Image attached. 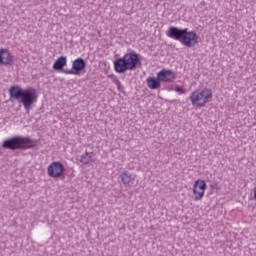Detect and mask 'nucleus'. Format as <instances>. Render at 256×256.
Masks as SVG:
<instances>
[{
  "label": "nucleus",
  "instance_id": "obj_12",
  "mask_svg": "<svg viewBox=\"0 0 256 256\" xmlns=\"http://www.w3.org/2000/svg\"><path fill=\"white\" fill-rule=\"evenodd\" d=\"M147 87L149 89H161V80L159 79V76L155 77H148L146 79Z\"/></svg>",
  "mask_w": 256,
  "mask_h": 256
},
{
  "label": "nucleus",
  "instance_id": "obj_3",
  "mask_svg": "<svg viewBox=\"0 0 256 256\" xmlns=\"http://www.w3.org/2000/svg\"><path fill=\"white\" fill-rule=\"evenodd\" d=\"M141 65V55L137 52H128L114 61V71L123 74L127 73V71H135Z\"/></svg>",
  "mask_w": 256,
  "mask_h": 256
},
{
  "label": "nucleus",
  "instance_id": "obj_16",
  "mask_svg": "<svg viewBox=\"0 0 256 256\" xmlns=\"http://www.w3.org/2000/svg\"><path fill=\"white\" fill-rule=\"evenodd\" d=\"M174 91H176V93H181V94L186 93L185 89L181 88V86H176Z\"/></svg>",
  "mask_w": 256,
  "mask_h": 256
},
{
  "label": "nucleus",
  "instance_id": "obj_2",
  "mask_svg": "<svg viewBox=\"0 0 256 256\" xmlns=\"http://www.w3.org/2000/svg\"><path fill=\"white\" fill-rule=\"evenodd\" d=\"M167 37L174 39L175 41H180L185 47H195L199 43V36L195 31H189L188 28H178L175 26L169 27Z\"/></svg>",
  "mask_w": 256,
  "mask_h": 256
},
{
  "label": "nucleus",
  "instance_id": "obj_9",
  "mask_svg": "<svg viewBox=\"0 0 256 256\" xmlns=\"http://www.w3.org/2000/svg\"><path fill=\"white\" fill-rule=\"evenodd\" d=\"M158 79L162 83H173L177 79V74L171 69H162L157 73Z\"/></svg>",
  "mask_w": 256,
  "mask_h": 256
},
{
  "label": "nucleus",
  "instance_id": "obj_15",
  "mask_svg": "<svg viewBox=\"0 0 256 256\" xmlns=\"http://www.w3.org/2000/svg\"><path fill=\"white\" fill-rule=\"evenodd\" d=\"M113 83L117 85V89L118 91H120V93H125V87L121 85V81H119V78H117V76L114 77Z\"/></svg>",
  "mask_w": 256,
  "mask_h": 256
},
{
  "label": "nucleus",
  "instance_id": "obj_13",
  "mask_svg": "<svg viewBox=\"0 0 256 256\" xmlns=\"http://www.w3.org/2000/svg\"><path fill=\"white\" fill-rule=\"evenodd\" d=\"M120 179H121V183H123V185H133L135 178L133 177V175H131V173H129V171H125L120 175Z\"/></svg>",
  "mask_w": 256,
  "mask_h": 256
},
{
  "label": "nucleus",
  "instance_id": "obj_11",
  "mask_svg": "<svg viewBox=\"0 0 256 256\" xmlns=\"http://www.w3.org/2000/svg\"><path fill=\"white\" fill-rule=\"evenodd\" d=\"M65 67H67V56H60L52 66L54 71H61L62 73L63 71H68Z\"/></svg>",
  "mask_w": 256,
  "mask_h": 256
},
{
  "label": "nucleus",
  "instance_id": "obj_10",
  "mask_svg": "<svg viewBox=\"0 0 256 256\" xmlns=\"http://www.w3.org/2000/svg\"><path fill=\"white\" fill-rule=\"evenodd\" d=\"M0 65H13V55L5 48L0 49Z\"/></svg>",
  "mask_w": 256,
  "mask_h": 256
},
{
  "label": "nucleus",
  "instance_id": "obj_14",
  "mask_svg": "<svg viewBox=\"0 0 256 256\" xmlns=\"http://www.w3.org/2000/svg\"><path fill=\"white\" fill-rule=\"evenodd\" d=\"M94 161L95 160H93V152H86L80 157V163H82L83 165H89V163H93Z\"/></svg>",
  "mask_w": 256,
  "mask_h": 256
},
{
  "label": "nucleus",
  "instance_id": "obj_4",
  "mask_svg": "<svg viewBox=\"0 0 256 256\" xmlns=\"http://www.w3.org/2000/svg\"><path fill=\"white\" fill-rule=\"evenodd\" d=\"M37 140L30 137L14 136L3 141L2 148L9 151H25L27 149H35Z\"/></svg>",
  "mask_w": 256,
  "mask_h": 256
},
{
  "label": "nucleus",
  "instance_id": "obj_8",
  "mask_svg": "<svg viewBox=\"0 0 256 256\" xmlns=\"http://www.w3.org/2000/svg\"><path fill=\"white\" fill-rule=\"evenodd\" d=\"M207 190V183L204 180L198 179L194 182L193 193L195 195V201H201L205 197V191Z\"/></svg>",
  "mask_w": 256,
  "mask_h": 256
},
{
  "label": "nucleus",
  "instance_id": "obj_7",
  "mask_svg": "<svg viewBox=\"0 0 256 256\" xmlns=\"http://www.w3.org/2000/svg\"><path fill=\"white\" fill-rule=\"evenodd\" d=\"M47 174L53 179H59L65 174V165L61 162H52L47 168Z\"/></svg>",
  "mask_w": 256,
  "mask_h": 256
},
{
  "label": "nucleus",
  "instance_id": "obj_6",
  "mask_svg": "<svg viewBox=\"0 0 256 256\" xmlns=\"http://www.w3.org/2000/svg\"><path fill=\"white\" fill-rule=\"evenodd\" d=\"M87 69V62L83 58H76L72 62V69L71 70H63L65 75H81L83 71Z\"/></svg>",
  "mask_w": 256,
  "mask_h": 256
},
{
  "label": "nucleus",
  "instance_id": "obj_1",
  "mask_svg": "<svg viewBox=\"0 0 256 256\" xmlns=\"http://www.w3.org/2000/svg\"><path fill=\"white\" fill-rule=\"evenodd\" d=\"M10 99H15L19 103H22L26 111H31V106L35 105L38 99L37 90L33 87L26 89L21 88L19 85L11 86L9 89Z\"/></svg>",
  "mask_w": 256,
  "mask_h": 256
},
{
  "label": "nucleus",
  "instance_id": "obj_17",
  "mask_svg": "<svg viewBox=\"0 0 256 256\" xmlns=\"http://www.w3.org/2000/svg\"><path fill=\"white\" fill-rule=\"evenodd\" d=\"M217 187V184L211 185V189H215Z\"/></svg>",
  "mask_w": 256,
  "mask_h": 256
},
{
  "label": "nucleus",
  "instance_id": "obj_5",
  "mask_svg": "<svg viewBox=\"0 0 256 256\" xmlns=\"http://www.w3.org/2000/svg\"><path fill=\"white\" fill-rule=\"evenodd\" d=\"M189 99L192 105L196 107H205V105H207V103L213 99V92L209 88L196 90L191 93Z\"/></svg>",
  "mask_w": 256,
  "mask_h": 256
}]
</instances>
